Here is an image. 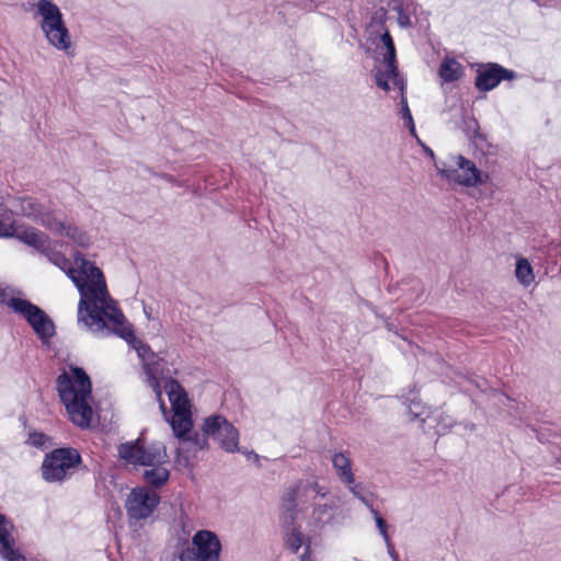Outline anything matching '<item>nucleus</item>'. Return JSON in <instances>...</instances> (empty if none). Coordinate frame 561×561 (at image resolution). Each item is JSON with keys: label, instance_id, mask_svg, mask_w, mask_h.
<instances>
[{"label": "nucleus", "instance_id": "nucleus-5", "mask_svg": "<svg viewBox=\"0 0 561 561\" xmlns=\"http://www.w3.org/2000/svg\"><path fill=\"white\" fill-rule=\"evenodd\" d=\"M36 13L41 16L39 27L47 42L58 50L69 49L71 36L58 5L51 0H38Z\"/></svg>", "mask_w": 561, "mask_h": 561}, {"label": "nucleus", "instance_id": "nucleus-28", "mask_svg": "<svg viewBox=\"0 0 561 561\" xmlns=\"http://www.w3.org/2000/svg\"><path fill=\"white\" fill-rule=\"evenodd\" d=\"M348 486V490L352 492V494L354 496H356L363 504H365L369 511L373 507V504L368 501V499L363 494L362 492V485L360 484H351V485H347Z\"/></svg>", "mask_w": 561, "mask_h": 561}, {"label": "nucleus", "instance_id": "nucleus-9", "mask_svg": "<svg viewBox=\"0 0 561 561\" xmlns=\"http://www.w3.org/2000/svg\"><path fill=\"white\" fill-rule=\"evenodd\" d=\"M380 41L386 48L382 61L375 67V81L376 84L389 91L391 87L403 91V80L400 78L396 65V48L393 39L388 31L380 36Z\"/></svg>", "mask_w": 561, "mask_h": 561}, {"label": "nucleus", "instance_id": "nucleus-10", "mask_svg": "<svg viewBox=\"0 0 561 561\" xmlns=\"http://www.w3.org/2000/svg\"><path fill=\"white\" fill-rule=\"evenodd\" d=\"M8 306L16 313L22 314L32 327L36 335L47 342L55 334L53 320L37 306L26 299L11 298Z\"/></svg>", "mask_w": 561, "mask_h": 561}, {"label": "nucleus", "instance_id": "nucleus-25", "mask_svg": "<svg viewBox=\"0 0 561 561\" xmlns=\"http://www.w3.org/2000/svg\"><path fill=\"white\" fill-rule=\"evenodd\" d=\"M408 409L413 419H420L425 422L430 417L428 409L416 398L410 400Z\"/></svg>", "mask_w": 561, "mask_h": 561}, {"label": "nucleus", "instance_id": "nucleus-14", "mask_svg": "<svg viewBox=\"0 0 561 561\" xmlns=\"http://www.w3.org/2000/svg\"><path fill=\"white\" fill-rule=\"evenodd\" d=\"M456 165L457 169L442 170V174L448 181L468 187L483 183L482 173L472 161L458 156L456 158Z\"/></svg>", "mask_w": 561, "mask_h": 561}, {"label": "nucleus", "instance_id": "nucleus-24", "mask_svg": "<svg viewBox=\"0 0 561 561\" xmlns=\"http://www.w3.org/2000/svg\"><path fill=\"white\" fill-rule=\"evenodd\" d=\"M57 233L61 234V236L65 234V236L69 237L71 240H73L76 243H78L81 247H87L89 244V240H90L89 236L76 226L65 222V229L62 230V232H57Z\"/></svg>", "mask_w": 561, "mask_h": 561}, {"label": "nucleus", "instance_id": "nucleus-3", "mask_svg": "<svg viewBox=\"0 0 561 561\" xmlns=\"http://www.w3.org/2000/svg\"><path fill=\"white\" fill-rule=\"evenodd\" d=\"M56 383L69 420L81 428L89 427L93 419V398L87 373L79 367H70L58 376Z\"/></svg>", "mask_w": 561, "mask_h": 561}, {"label": "nucleus", "instance_id": "nucleus-20", "mask_svg": "<svg viewBox=\"0 0 561 561\" xmlns=\"http://www.w3.org/2000/svg\"><path fill=\"white\" fill-rule=\"evenodd\" d=\"M142 477L146 483L152 486H160L169 480L170 472L165 463H157L146 468Z\"/></svg>", "mask_w": 561, "mask_h": 561}, {"label": "nucleus", "instance_id": "nucleus-18", "mask_svg": "<svg viewBox=\"0 0 561 561\" xmlns=\"http://www.w3.org/2000/svg\"><path fill=\"white\" fill-rule=\"evenodd\" d=\"M12 237L21 240L22 242L36 248L37 250H45L48 241L47 236L34 228L19 229L14 226V233Z\"/></svg>", "mask_w": 561, "mask_h": 561}, {"label": "nucleus", "instance_id": "nucleus-11", "mask_svg": "<svg viewBox=\"0 0 561 561\" xmlns=\"http://www.w3.org/2000/svg\"><path fill=\"white\" fill-rule=\"evenodd\" d=\"M309 493H313V500L317 497L324 499L329 494V490L322 486L316 480L298 481L295 485L287 489L282 499L283 518L285 523L291 524L296 519V510L298 501L308 497Z\"/></svg>", "mask_w": 561, "mask_h": 561}, {"label": "nucleus", "instance_id": "nucleus-16", "mask_svg": "<svg viewBox=\"0 0 561 561\" xmlns=\"http://www.w3.org/2000/svg\"><path fill=\"white\" fill-rule=\"evenodd\" d=\"M12 524L0 514V554L5 561H26L25 557L13 548Z\"/></svg>", "mask_w": 561, "mask_h": 561}, {"label": "nucleus", "instance_id": "nucleus-21", "mask_svg": "<svg viewBox=\"0 0 561 561\" xmlns=\"http://www.w3.org/2000/svg\"><path fill=\"white\" fill-rule=\"evenodd\" d=\"M462 75V66L454 58H445L439 67V76L445 82L457 81Z\"/></svg>", "mask_w": 561, "mask_h": 561}, {"label": "nucleus", "instance_id": "nucleus-6", "mask_svg": "<svg viewBox=\"0 0 561 561\" xmlns=\"http://www.w3.org/2000/svg\"><path fill=\"white\" fill-rule=\"evenodd\" d=\"M221 542L211 530L202 529L194 534L192 542H183L178 552L179 561H219Z\"/></svg>", "mask_w": 561, "mask_h": 561}, {"label": "nucleus", "instance_id": "nucleus-34", "mask_svg": "<svg viewBox=\"0 0 561 561\" xmlns=\"http://www.w3.org/2000/svg\"><path fill=\"white\" fill-rule=\"evenodd\" d=\"M309 559H310V558H309V556H307V553H304V554L301 556V561H309Z\"/></svg>", "mask_w": 561, "mask_h": 561}, {"label": "nucleus", "instance_id": "nucleus-31", "mask_svg": "<svg viewBox=\"0 0 561 561\" xmlns=\"http://www.w3.org/2000/svg\"><path fill=\"white\" fill-rule=\"evenodd\" d=\"M46 439H47L46 435H44L43 433H37V432L31 433L28 436V443L35 447L44 446V444L46 443Z\"/></svg>", "mask_w": 561, "mask_h": 561}, {"label": "nucleus", "instance_id": "nucleus-26", "mask_svg": "<svg viewBox=\"0 0 561 561\" xmlns=\"http://www.w3.org/2000/svg\"><path fill=\"white\" fill-rule=\"evenodd\" d=\"M5 209L0 206V238H11L14 233V225L4 218Z\"/></svg>", "mask_w": 561, "mask_h": 561}, {"label": "nucleus", "instance_id": "nucleus-12", "mask_svg": "<svg viewBox=\"0 0 561 561\" xmlns=\"http://www.w3.org/2000/svg\"><path fill=\"white\" fill-rule=\"evenodd\" d=\"M19 211L46 227L54 232H62L65 229V216L61 211H53L45 208L33 197H21L18 199Z\"/></svg>", "mask_w": 561, "mask_h": 561}, {"label": "nucleus", "instance_id": "nucleus-30", "mask_svg": "<svg viewBox=\"0 0 561 561\" xmlns=\"http://www.w3.org/2000/svg\"><path fill=\"white\" fill-rule=\"evenodd\" d=\"M453 426V419L449 415H439L436 433L442 434L445 433Z\"/></svg>", "mask_w": 561, "mask_h": 561}, {"label": "nucleus", "instance_id": "nucleus-33", "mask_svg": "<svg viewBox=\"0 0 561 561\" xmlns=\"http://www.w3.org/2000/svg\"><path fill=\"white\" fill-rule=\"evenodd\" d=\"M4 300V290L0 288V301Z\"/></svg>", "mask_w": 561, "mask_h": 561}, {"label": "nucleus", "instance_id": "nucleus-17", "mask_svg": "<svg viewBox=\"0 0 561 561\" xmlns=\"http://www.w3.org/2000/svg\"><path fill=\"white\" fill-rule=\"evenodd\" d=\"M332 466L336 471V476L344 484H354L355 477L352 470V460L345 453H334Z\"/></svg>", "mask_w": 561, "mask_h": 561}, {"label": "nucleus", "instance_id": "nucleus-1", "mask_svg": "<svg viewBox=\"0 0 561 561\" xmlns=\"http://www.w3.org/2000/svg\"><path fill=\"white\" fill-rule=\"evenodd\" d=\"M48 261L62 270L79 290L78 324L93 334H103L107 324L117 325L123 313L111 298L102 271L82 254L77 253L71 263L62 253L49 249L41 250Z\"/></svg>", "mask_w": 561, "mask_h": 561}, {"label": "nucleus", "instance_id": "nucleus-7", "mask_svg": "<svg viewBox=\"0 0 561 561\" xmlns=\"http://www.w3.org/2000/svg\"><path fill=\"white\" fill-rule=\"evenodd\" d=\"M81 462V456L73 448H58L46 455L42 474L47 482H60L72 476Z\"/></svg>", "mask_w": 561, "mask_h": 561}, {"label": "nucleus", "instance_id": "nucleus-29", "mask_svg": "<svg viewBox=\"0 0 561 561\" xmlns=\"http://www.w3.org/2000/svg\"><path fill=\"white\" fill-rule=\"evenodd\" d=\"M370 512L375 518V522H376V525H377V528H378L380 535L387 540L388 535H387L386 520L379 515V513L375 508H371Z\"/></svg>", "mask_w": 561, "mask_h": 561}, {"label": "nucleus", "instance_id": "nucleus-22", "mask_svg": "<svg viewBox=\"0 0 561 561\" xmlns=\"http://www.w3.org/2000/svg\"><path fill=\"white\" fill-rule=\"evenodd\" d=\"M284 526V540L286 546L293 551L297 552L302 545V534L294 526L295 519L291 524L285 523L283 515L280 516Z\"/></svg>", "mask_w": 561, "mask_h": 561}, {"label": "nucleus", "instance_id": "nucleus-8", "mask_svg": "<svg viewBox=\"0 0 561 561\" xmlns=\"http://www.w3.org/2000/svg\"><path fill=\"white\" fill-rule=\"evenodd\" d=\"M118 455L127 463L146 468L168 463V454L161 443L146 445L141 439L127 442L118 446Z\"/></svg>", "mask_w": 561, "mask_h": 561}, {"label": "nucleus", "instance_id": "nucleus-32", "mask_svg": "<svg viewBox=\"0 0 561 561\" xmlns=\"http://www.w3.org/2000/svg\"><path fill=\"white\" fill-rule=\"evenodd\" d=\"M398 23L402 27L411 25L410 16L407 13H404L401 9H399Z\"/></svg>", "mask_w": 561, "mask_h": 561}, {"label": "nucleus", "instance_id": "nucleus-27", "mask_svg": "<svg viewBox=\"0 0 561 561\" xmlns=\"http://www.w3.org/2000/svg\"><path fill=\"white\" fill-rule=\"evenodd\" d=\"M401 114L402 118L404 119V125L409 128L410 133L412 135H415V126L413 122L412 114L410 112V108L408 106V102L405 99H402L401 101Z\"/></svg>", "mask_w": 561, "mask_h": 561}, {"label": "nucleus", "instance_id": "nucleus-23", "mask_svg": "<svg viewBox=\"0 0 561 561\" xmlns=\"http://www.w3.org/2000/svg\"><path fill=\"white\" fill-rule=\"evenodd\" d=\"M515 276L524 286L528 287L535 282V274L531 264L525 257H519L516 262Z\"/></svg>", "mask_w": 561, "mask_h": 561}, {"label": "nucleus", "instance_id": "nucleus-13", "mask_svg": "<svg viewBox=\"0 0 561 561\" xmlns=\"http://www.w3.org/2000/svg\"><path fill=\"white\" fill-rule=\"evenodd\" d=\"M160 502L156 491L146 488L134 489L126 500V511L130 520L148 518Z\"/></svg>", "mask_w": 561, "mask_h": 561}, {"label": "nucleus", "instance_id": "nucleus-19", "mask_svg": "<svg viewBox=\"0 0 561 561\" xmlns=\"http://www.w3.org/2000/svg\"><path fill=\"white\" fill-rule=\"evenodd\" d=\"M334 506L331 504L314 503L309 516L310 524L314 527H323L333 519Z\"/></svg>", "mask_w": 561, "mask_h": 561}, {"label": "nucleus", "instance_id": "nucleus-15", "mask_svg": "<svg viewBox=\"0 0 561 561\" xmlns=\"http://www.w3.org/2000/svg\"><path fill=\"white\" fill-rule=\"evenodd\" d=\"M515 73L503 68L497 64H489L478 71L476 87L480 91H490L499 85L503 80H511Z\"/></svg>", "mask_w": 561, "mask_h": 561}, {"label": "nucleus", "instance_id": "nucleus-2", "mask_svg": "<svg viewBox=\"0 0 561 561\" xmlns=\"http://www.w3.org/2000/svg\"><path fill=\"white\" fill-rule=\"evenodd\" d=\"M164 390L168 394L173 411L170 423L174 436L180 439L179 453L195 455L198 450L208 447L207 437L214 438L227 453L238 450V430L220 415H211L204 420L203 433H191L193 427L191 404L183 387L174 379L164 381Z\"/></svg>", "mask_w": 561, "mask_h": 561}, {"label": "nucleus", "instance_id": "nucleus-4", "mask_svg": "<svg viewBox=\"0 0 561 561\" xmlns=\"http://www.w3.org/2000/svg\"><path fill=\"white\" fill-rule=\"evenodd\" d=\"M124 321L125 317L123 316V321L121 324H117L116 327L113 324H107L106 333H103L101 335L105 336L108 335L111 332H114L122 336L123 339L129 341V343L136 350L138 357L142 360V367L147 376L148 385L150 388H152L157 396L160 410L164 415L165 421H169L167 405L162 400V391L160 389L159 383V376H162L164 374L165 363L162 358L154 354L149 346L142 344L141 341L137 340L133 335L131 329L124 325Z\"/></svg>", "mask_w": 561, "mask_h": 561}]
</instances>
